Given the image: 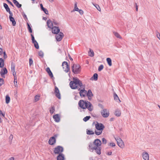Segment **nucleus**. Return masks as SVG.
<instances>
[{
  "label": "nucleus",
  "mask_w": 160,
  "mask_h": 160,
  "mask_svg": "<svg viewBox=\"0 0 160 160\" xmlns=\"http://www.w3.org/2000/svg\"><path fill=\"white\" fill-rule=\"evenodd\" d=\"M47 24L48 27L49 28H52L53 27V24L52 22L50 20H48L47 22Z\"/></svg>",
  "instance_id": "6ab92c4d"
},
{
  "label": "nucleus",
  "mask_w": 160,
  "mask_h": 160,
  "mask_svg": "<svg viewBox=\"0 0 160 160\" xmlns=\"http://www.w3.org/2000/svg\"><path fill=\"white\" fill-rule=\"evenodd\" d=\"M86 94L87 96L88 97V99L89 100L91 99V97L93 96L92 93L90 89L88 90Z\"/></svg>",
  "instance_id": "a211bd4d"
},
{
  "label": "nucleus",
  "mask_w": 160,
  "mask_h": 160,
  "mask_svg": "<svg viewBox=\"0 0 160 160\" xmlns=\"http://www.w3.org/2000/svg\"><path fill=\"white\" fill-rule=\"evenodd\" d=\"M142 157L144 160H149V155L147 152H143L142 154Z\"/></svg>",
  "instance_id": "4468645a"
},
{
  "label": "nucleus",
  "mask_w": 160,
  "mask_h": 160,
  "mask_svg": "<svg viewBox=\"0 0 160 160\" xmlns=\"http://www.w3.org/2000/svg\"><path fill=\"white\" fill-rule=\"evenodd\" d=\"M79 106L83 109L87 108L89 111L93 110V107L91 103L88 101L80 100L78 102Z\"/></svg>",
  "instance_id": "f03ea898"
},
{
  "label": "nucleus",
  "mask_w": 160,
  "mask_h": 160,
  "mask_svg": "<svg viewBox=\"0 0 160 160\" xmlns=\"http://www.w3.org/2000/svg\"><path fill=\"white\" fill-rule=\"evenodd\" d=\"M53 118L54 119L55 121L56 122H58L60 121V119L58 114H56L53 116Z\"/></svg>",
  "instance_id": "4be33fe9"
},
{
  "label": "nucleus",
  "mask_w": 160,
  "mask_h": 160,
  "mask_svg": "<svg viewBox=\"0 0 160 160\" xmlns=\"http://www.w3.org/2000/svg\"><path fill=\"white\" fill-rule=\"evenodd\" d=\"M114 120V118H112L110 119V121L111 122V121H113Z\"/></svg>",
  "instance_id": "774afa93"
},
{
  "label": "nucleus",
  "mask_w": 160,
  "mask_h": 160,
  "mask_svg": "<svg viewBox=\"0 0 160 160\" xmlns=\"http://www.w3.org/2000/svg\"><path fill=\"white\" fill-rule=\"evenodd\" d=\"M46 71L47 72H50V71H51V70H50L49 68L48 67L47 68H46Z\"/></svg>",
  "instance_id": "052dcab7"
},
{
  "label": "nucleus",
  "mask_w": 160,
  "mask_h": 160,
  "mask_svg": "<svg viewBox=\"0 0 160 160\" xmlns=\"http://www.w3.org/2000/svg\"><path fill=\"white\" fill-rule=\"evenodd\" d=\"M90 118V116H87L83 118V120L85 122H87L89 119Z\"/></svg>",
  "instance_id": "4c0bfd02"
},
{
  "label": "nucleus",
  "mask_w": 160,
  "mask_h": 160,
  "mask_svg": "<svg viewBox=\"0 0 160 160\" xmlns=\"http://www.w3.org/2000/svg\"><path fill=\"white\" fill-rule=\"evenodd\" d=\"M79 9L77 7V3L76 2L74 4V9L73 11H78V10H79Z\"/></svg>",
  "instance_id": "e433bc0d"
},
{
  "label": "nucleus",
  "mask_w": 160,
  "mask_h": 160,
  "mask_svg": "<svg viewBox=\"0 0 160 160\" xmlns=\"http://www.w3.org/2000/svg\"><path fill=\"white\" fill-rule=\"evenodd\" d=\"M95 127L97 130L95 131V133L97 135H99L102 133V131L105 127L102 124L98 123L96 124Z\"/></svg>",
  "instance_id": "20e7f679"
},
{
  "label": "nucleus",
  "mask_w": 160,
  "mask_h": 160,
  "mask_svg": "<svg viewBox=\"0 0 160 160\" xmlns=\"http://www.w3.org/2000/svg\"><path fill=\"white\" fill-rule=\"evenodd\" d=\"M89 150L91 152H92L93 150L95 151V152L96 153V150L95 148V147L94 146L93 144L90 143L89 145Z\"/></svg>",
  "instance_id": "2eb2a0df"
},
{
  "label": "nucleus",
  "mask_w": 160,
  "mask_h": 160,
  "mask_svg": "<svg viewBox=\"0 0 160 160\" xmlns=\"http://www.w3.org/2000/svg\"><path fill=\"white\" fill-rule=\"evenodd\" d=\"M93 144L95 147L96 150V153L98 155L100 154L101 148L100 146L101 144V141L99 139H96L94 140Z\"/></svg>",
  "instance_id": "7ed1b4c3"
},
{
  "label": "nucleus",
  "mask_w": 160,
  "mask_h": 160,
  "mask_svg": "<svg viewBox=\"0 0 160 160\" xmlns=\"http://www.w3.org/2000/svg\"><path fill=\"white\" fill-rule=\"evenodd\" d=\"M14 83L15 85V87H17L18 86L17 85V77L16 76H14Z\"/></svg>",
  "instance_id": "c9c22d12"
},
{
  "label": "nucleus",
  "mask_w": 160,
  "mask_h": 160,
  "mask_svg": "<svg viewBox=\"0 0 160 160\" xmlns=\"http://www.w3.org/2000/svg\"><path fill=\"white\" fill-rule=\"evenodd\" d=\"M3 54H4V58H7V55H6L5 52H3Z\"/></svg>",
  "instance_id": "e2e57ef3"
},
{
  "label": "nucleus",
  "mask_w": 160,
  "mask_h": 160,
  "mask_svg": "<svg viewBox=\"0 0 160 160\" xmlns=\"http://www.w3.org/2000/svg\"><path fill=\"white\" fill-rule=\"evenodd\" d=\"M13 138V136L12 135V134L10 135L9 137V139L10 140H12V139Z\"/></svg>",
  "instance_id": "13d9d810"
},
{
  "label": "nucleus",
  "mask_w": 160,
  "mask_h": 160,
  "mask_svg": "<svg viewBox=\"0 0 160 160\" xmlns=\"http://www.w3.org/2000/svg\"><path fill=\"white\" fill-rule=\"evenodd\" d=\"M109 146H111L112 147H114L115 146V144L113 142H111L109 143Z\"/></svg>",
  "instance_id": "6e6d98bb"
},
{
  "label": "nucleus",
  "mask_w": 160,
  "mask_h": 160,
  "mask_svg": "<svg viewBox=\"0 0 160 160\" xmlns=\"http://www.w3.org/2000/svg\"><path fill=\"white\" fill-rule=\"evenodd\" d=\"M34 47H35V48L36 49H38L39 48V46L38 43L37 42H36V43H34Z\"/></svg>",
  "instance_id": "de8ad7c7"
},
{
  "label": "nucleus",
  "mask_w": 160,
  "mask_h": 160,
  "mask_svg": "<svg viewBox=\"0 0 160 160\" xmlns=\"http://www.w3.org/2000/svg\"><path fill=\"white\" fill-rule=\"evenodd\" d=\"M40 98V96L38 95H37L35 96L34 98V100L35 102H36L38 101Z\"/></svg>",
  "instance_id": "58836bf2"
},
{
  "label": "nucleus",
  "mask_w": 160,
  "mask_h": 160,
  "mask_svg": "<svg viewBox=\"0 0 160 160\" xmlns=\"http://www.w3.org/2000/svg\"><path fill=\"white\" fill-rule=\"evenodd\" d=\"M31 36L32 37V41H34V40H35V39L34 37V36L32 34H31Z\"/></svg>",
  "instance_id": "bf43d9fd"
},
{
  "label": "nucleus",
  "mask_w": 160,
  "mask_h": 160,
  "mask_svg": "<svg viewBox=\"0 0 160 160\" xmlns=\"http://www.w3.org/2000/svg\"><path fill=\"white\" fill-rule=\"evenodd\" d=\"M72 72L74 74H77L80 72V66L78 64H73L72 66Z\"/></svg>",
  "instance_id": "39448f33"
},
{
  "label": "nucleus",
  "mask_w": 160,
  "mask_h": 160,
  "mask_svg": "<svg viewBox=\"0 0 160 160\" xmlns=\"http://www.w3.org/2000/svg\"><path fill=\"white\" fill-rule=\"evenodd\" d=\"M69 85L72 89H77L78 91L85 88V85L82 84V81L77 78H73V80L70 82Z\"/></svg>",
  "instance_id": "f257e3e1"
},
{
  "label": "nucleus",
  "mask_w": 160,
  "mask_h": 160,
  "mask_svg": "<svg viewBox=\"0 0 160 160\" xmlns=\"http://www.w3.org/2000/svg\"><path fill=\"white\" fill-rule=\"evenodd\" d=\"M46 14H48V10L45 8H44L42 10Z\"/></svg>",
  "instance_id": "a18cd8bd"
},
{
  "label": "nucleus",
  "mask_w": 160,
  "mask_h": 160,
  "mask_svg": "<svg viewBox=\"0 0 160 160\" xmlns=\"http://www.w3.org/2000/svg\"><path fill=\"white\" fill-rule=\"evenodd\" d=\"M53 24H54L56 26H58L59 25V23L57 22L56 20H53L52 21Z\"/></svg>",
  "instance_id": "c03bdc74"
},
{
  "label": "nucleus",
  "mask_w": 160,
  "mask_h": 160,
  "mask_svg": "<svg viewBox=\"0 0 160 160\" xmlns=\"http://www.w3.org/2000/svg\"><path fill=\"white\" fill-rule=\"evenodd\" d=\"M107 61L109 66H111L112 65V60L110 58H107L106 59Z\"/></svg>",
  "instance_id": "7c9ffc66"
},
{
  "label": "nucleus",
  "mask_w": 160,
  "mask_h": 160,
  "mask_svg": "<svg viewBox=\"0 0 160 160\" xmlns=\"http://www.w3.org/2000/svg\"><path fill=\"white\" fill-rule=\"evenodd\" d=\"M87 134L88 135H92L94 134V132L92 131L87 130Z\"/></svg>",
  "instance_id": "f704fd0d"
},
{
  "label": "nucleus",
  "mask_w": 160,
  "mask_h": 160,
  "mask_svg": "<svg viewBox=\"0 0 160 160\" xmlns=\"http://www.w3.org/2000/svg\"><path fill=\"white\" fill-rule=\"evenodd\" d=\"M40 7H41V9H42V10L44 8L43 7V5L42 4H40Z\"/></svg>",
  "instance_id": "0e129e2a"
},
{
  "label": "nucleus",
  "mask_w": 160,
  "mask_h": 160,
  "mask_svg": "<svg viewBox=\"0 0 160 160\" xmlns=\"http://www.w3.org/2000/svg\"><path fill=\"white\" fill-rule=\"evenodd\" d=\"M22 15L23 16V17L24 18V19L25 20H26L27 19H28V18H27V16L24 13H22Z\"/></svg>",
  "instance_id": "8fccbe9b"
},
{
  "label": "nucleus",
  "mask_w": 160,
  "mask_h": 160,
  "mask_svg": "<svg viewBox=\"0 0 160 160\" xmlns=\"http://www.w3.org/2000/svg\"><path fill=\"white\" fill-rule=\"evenodd\" d=\"M4 65V61L2 58H0V67L2 68L3 67Z\"/></svg>",
  "instance_id": "bb28decb"
},
{
  "label": "nucleus",
  "mask_w": 160,
  "mask_h": 160,
  "mask_svg": "<svg viewBox=\"0 0 160 160\" xmlns=\"http://www.w3.org/2000/svg\"><path fill=\"white\" fill-rule=\"evenodd\" d=\"M98 74H97V73H94V74H93V77H92V78H91V79L92 78H94V80H95V81H96L98 80Z\"/></svg>",
  "instance_id": "473e14b6"
},
{
  "label": "nucleus",
  "mask_w": 160,
  "mask_h": 160,
  "mask_svg": "<svg viewBox=\"0 0 160 160\" xmlns=\"http://www.w3.org/2000/svg\"><path fill=\"white\" fill-rule=\"evenodd\" d=\"M62 66L64 71L67 72L69 70L68 62L65 61L63 62L62 63Z\"/></svg>",
  "instance_id": "6e6552de"
},
{
  "label": "nucleus",
  "mask_w": 160,
  "mask_h": 160,
  "mask_svg": "<svg viewBox=\"0 0 160 160\" xmlns=\"http://www.w3.org/2000/svg\"><path fill=\"white\" fill-rule=\"evenodd\" d=\"M11 72L14 76H16V73L15 71V65L13 63H11Z\"/></svg>",
  "instance_id": "f3484780"
},
{
  "label": "nucleus",
  "mask_w": 160,
  "mask_h": 160,
  "mask_svg": "<svg viewBox=\"0 0 160 160\" xmlns=\"http://www.w3.org/2000/svg\"><path fill=\"white\" fill-rule=\"evenodd\" d=\"M57 137V135H55L54 137H52L50 138L49 140L48 143L49 144L51 145H53L54 144L56 141L55 138Z\"/></svg>",
  "instance_id": "9d476101"
},
{
  "label": "nucleus",
  "mask_w": 160,
  "mask_h": 160,
  "mask_svg": "<svg viewBox=\"0 0 160 160\" xmlns=\"http://www.w3.org/2000/svg\"><path fill=\"white\" fill-rule=\"evenodd\" d=\"M63 148L62 147L58 146L54 149V152L55 154H62L61 153L63 151Z\"/></svg>",
  "instance_id": "0eeeda50"
},
{
  "label": "nucleus",
  "mask_w": 160,
  "mask_h": 160,
  "mask_svg": "<svg viewBox=\"0 0 160 160\" xmlns=\"http://www.w3.org/2000/svg\"><path fill=\"white\" fill-rule=\"evenodd\" d=\"M52 32L54 34H57L60 31V29L58 27L54 26L52 28Z\"/></svg>",
  "instance_id": "dca6fc26"
},
{
  "label": "nucleus",
  "mask_w": 160,
  "mask_h": 160,
  "mask_svg": "<svg viewBox=\"0 0 160 160\" xmlns=\"http://www.w3.org/2000/svg\"><path fill=\"white\" fill-rule=\"evenodd\" d=\"M28 24V31L30 33H32V29H31V27H30V25L28 23H27Z\"/></svg>",
  "instance_id": "37998d69"
},
{
  "label": "nucleus",
  "mask_w": 160,
  "mask_h": 160,
  "mask_svg": "<svg viewBox=\"0 0 160 160\" xmlns=\"http://www.w3.org/2000/svg\"><path fill=\"white\" fill-rule=\"evenodd\" d=\"M156 33L157 38L160 40V34L158 31H157Z\"/></svg>",
  "instance_id": "5fc2aeb1"
},
{
  "label": "nucleus",
  "mask_w": 160,
  "mask_h": 160,
  "mask_svg": "<svg viewBox=\"0 0 160 160\" xmlns=\"http://www.w3.org/2000/svg\"><path fill=\"white\" fill-rule=\"evenodd\" d=\"M64 155L63 154H60L57 157V160H64Z\"/></svg>",
  "instance_id": "aec40b11"
},
{
  "label": "nucleus",
  "mask_w": 160,
  "mask_h": 160,
  "mask_svg": "<svg viewBox=\"0 0 160 160\" xmlns=\"http://www.w3.org/2000/svg\"><path fill=\"white\" fill-rule=\"evenodd\" d=\"M112 153V152H108L107 154L108 155H111Z\"/></svg>",
  "instance_id": "338daca9"
},
{
  "label": "nucleus",
  "mask_w": 160,
  "mask_h": 160,
  "mask_svg": "<svg viewBox=\"0 0 160 160\" xmlns=\"http://www.w3.org/2000/svg\"><path fill=\"white\" fill-rule=\"evenodd\" d=\"M113 34L117 38H120V39H122V38L120 35L117 32H113Z\"/></svg>",
  "instance_id": "c756f323"
},
{
  "label": "nucleus",
  "mask_w": 160,
  "mask_h": 160,
  "mask_svg": "<svg viewBox=\"0 0 160 160\" xmlns=\"http://www.w3.org/2000/svg\"><path fill=\"white\" fill-rule=\"evenodd\" d=\"M78 11L81 15H82L83 13V11L81 9H79Z\"/></svg>",
  "instance_id": "4d7b16f0"
},
{
  "label": "nucleus",
  "mask_w": 160,
  "mask_h": 160,
  "mask_svg": "<svg viewBox=\"0 0 160 160\" xmlns=\"http://www.w3.org/2000/svg\"><path fill=\"white\" fill-rule=\"evenodd\" d=\"M79 94L81 97H84L86 95L87 91L85 90V88H81L80 90Z\"/></svg>",
  "instance_id": "f8f14e48"
},
{
  "label": "nucleus",
  "mask_w": 160,
  "mask_h": 160,
  "mask_svg": "<svg viewBox=\"0 0 160 160\" xmlns=\"http://www.w3.org/2000/svg\"><path fill=\"white\" fill-rule=\"evenodd\" d=\"M3 53L2 50V49L0 48V55H2Z\"/></svg>",
  "instance_id": "680f3d73"
},
{
  "label": "nucleus",
  "mask_w": 160,
  "mask_h": 160,
  "mask_svg": "<svg viewBox=\"0 0 160 160\" xmlns=\"http://www.w3.org/2000/svg\"><path fill=\"white\" fill-rule=\"evenodd\" d=\"M8 12H9L10 14V15L9 16V18H12L13 14L12 13V12H11L10 10Z\"/></svg>",
  "instance_id": "603ef678"
},
{
  "label": "nucleus",
  "mask_w": 160,
  "mask_h": 160,
  "mask_svg": "<svg viewBox=\"0 0 160 160\" xmlns=\"http://www.w3.org/2000/svg\"><path fill=\"white\" fill-rule=\"evenodd\" d=\"M9 19L10 21L12 22V25L13 26H15L16 25V22L14 18L13 17L11 18H9Z\"/></svg>",
  "instance_id": "a878e982"
},
{
  "label": "nucleus",
  "mask_w": 160,
  "mask_h": 160,
  "mask_svg": "<svg viewBox=\"0 0 160 160\" xmlns=\"http://www.w3.org/2000/svg\"><path fill=\"white\" fill-rule=\"evenodd\" d=\"M101 114L103 117H108L109 114V111L107 109H103L101 111Z\"/></svg>",
  "instance_id": "1a4fd4ad"
},
{
  "label": "nucleus",
  "mask_w": 160,
  "mask_h": 160,
  "mask_svg": "<svg viewBox=\"0 0 160 160\" xmlns=\"http://www.w3.org/2000/svg\"><path fill=\"white\" fill-rule=\"evenodd\" d=\"M121 111L120 110L118 109H117L115 112V115L119 117L121 115Z\"/></svg>",
  "instance_id": "393cba45"
},
{
  "label": "nucleus",
  "mask_w": 160,
  "mask_h": 160,
  "mask_svg": "<svg viewBox=\"0 0 160 160\" xmlns=\"http://www.w3.org/2000/svg\"><path fill=\"white\" fill-rule=\"evenodd\" d=\"M50 112L52 114L55 111V108L54 106H52L50 109Z\"/></svg>",
  "instance_id": "72a5a7b5"
},
{
  "label": "nucleus",
  "mask_w": 160,
  "mask_h": 160,
  "mask_svg": "<svg viewBox=\"0 0 160 160\" xmlns=\"http://www.w3.org/2000/svg\"><path fill=\"white\" fill-rule=\"evenodd\" d=\"M3 6L6 9V11L8 12L9 11L10 9L9 8L8 5L6 3H3Z\"/></svg>",
  "instance_id": "c85d7f7f"
},
{
  "label": "nucleus",
  "mask_w": 160,
  "mask_h": 160,
  "mask_svg": "<svg viewBox=\"0 0 160 160\" xmlns=\"http://www.w3.org/2000/svg\"><path fill=\"white\" fill-rule=\"evenodd\" d=\"M13 2L18 8H20L21 7L22 5L19 4L16 0H13Z\"/></svg>",
  "instance_id": "5701e85b"
},
{
  "label": "nucleus",
  "mask_w": 160,
  "mask_h": 160,
  "mask_svg": "<svg viewBox=\"0 0 160 160\" xmlns=\"http://www.w3.org/2000/svg\"><path fill=\"white\" fill-rule=\"evenodd\" d=\"M103 68V65H101L99 66L98 68V71H101Z\"/></svg>",
  "instance_id": "79ce46f5"
},
{
  "label": "nucleus",
  "mask_w": 160,
  "mask_h": 160,
  "mask_svg": "<svg viewBox=\"0 0 160 160\" xmlns=\"http://www.w3.org/2000/svg\"><path fill=\"white\" fill-rule=\"evenodd\" d=\"M33 61L32 58H29V64L30 66H31V65H32L33 63Z\"/></svg>",
  "instance_id": "3c124183"
},
{
  "label": "nucleus",
  "mask_w": 160,
  "mask_h": 160,
  "mask_svg": "<svg viewBox=\"0 0 160 160\" xmlns=\"http://www.w3.org/2000/svg\"><path fill=\"white\" fill-rule=\"evenodd\" d=\"M48 74H49V76L51 78H52L53 77V74L51 72V71H50V72H48Z\"/></svg>",
  "instance_id": "864d4df0"
},
{
  "label": "nucleus",
  "mask_w": 160,
  "mask_h": 160,
  "mask_svg": "<svg viewBox=\"0 0 160 160\" xmlns=\"http://www.w3.org/2000/svg\"><path fill=\"white\" fill-rule=\"evenodd\" d=\"M115 140L117 141L118 146L121 148H123L124 147V144L122 139L119 138H114Z\"/></svg>",
  "instance_id": "423d86ee"
},
{
  "label": "nucleus",
  "mask_w": 160,
  "mask_h": 160,
  "mask_svg": "<svg viewBox=\"0 0 160 160\" xmlns=\"http://www.w3.org/2000/svg\"><path fill=\"white\" fill-rule=\"evenodd\" d=\"M102 143L104 144H106L107 143V140L104 138H103L102 139Z\"/></svg>",
  "instance_id": "09e8293b"
},
{
  "label": "nucleus",
  "mask_w": 160,
  "mask_h": 160,
  "mask_svg": "<svg viewBox=\"0 0 160 160\" xmlns=\"http://www.w3.org/2000/svg\"><path fill=\"white\" fill-rule=\"evenodd\" d=\"M10 98L9 96L7 95L6 97V102L7 104L10 101Z\"/></svg>",
  "instance_id": "2f4dec72"
},
{
  "label": "nucleus",
  "mask_w": 160,
  "mask_h": 160,
  "mask_svg": "<svg viewBox=\"0 0 160 160\" xmlns=\"http://www.w3.org/2000/svg\"><path fill=\"white\" fill-rule=\"evenodd\" d=\"M63 35H64L62 32H60L59 34H57L56 36V40L58 41H61L63 38Z\"/></svg>",
  "instance_id": "9b49d317"
},
{
  "label": "nucleus",
  "mask_w": 160,
  "mask_h": 160,
  "mask_svg": "<svg viewBox=\"0 0 160 160\" xmlns=\"http://www.w3.org/2000/svg\"><path fill=\"white\" fill-rule=\"evenodd\" d=\"M114 100L116 101L117 102H118V101H119V102H121V101L120 100L119 98H118L117 95L115 93H114Z\"/></svg>",
  "instance_id": "b1692460"
},
{
  "label": "nucleus",
  "mask_w": 160,
  "mask_h": 160,
  "mask_svg": "<svg viewBox=\"0 0 160 160\" xmlns=\"http://www.w3.org/2000/svg\"><path fill=\"white\" fill-rule=\"evenodd\" d=\"M78 98H79L78 96H77L76 95H75V97H74L75 99L78 100Z\"/></svg>",
  "instance_id": "69168bd1"
},
{
  "label": "nucleus",
  "mask_w": 160,
  "mask_h": 160,
  "mask_svg": "<svg viewBox=\"0 0 160 160\" xmlns=\"http://www.w3.org/2000/svg\"><path fill=\"white\" fill-rule=\"evenodd\" d=\"M54 92L56 97L59 99H61V95L59 91L58 88L56 86L55 88Z\"/></svg>",
  "instance_id": "ddd939ff"
},
{
  "label": "nucleus",
  "mask_w": 160,
  "mask_h": 160,
  "mask_svg": "<svg viewBox=\"0 0 160 160\" xmlns=\"http://www.w3.org/2000/svg\"><path fill=\"white\" fill-rule=\"evenodd\" d=\"M4 83V80L2 78H0V86Z\"/></svg>",
  "instance_id": "49530a36"
},
{
  "label": "nucleus",
  "mask_w": 160,
  "mask_h": 160,
  "mask_svg": "<svg viewBox=\"0 0 160 160\" xmlns=\"http://www.w3.org/2000/svg\"><path fill=\"white\" fill-rule=\"evenodd\" d=\"M88 55L89 56L92 57L94 55V53L92 50L91 49H89V51L88 52Z\"/></svg>",
  "instance_id": "cd10ccee"
},
{
  "label": "nucleus",
  "mask_w": 160,
  "mask_h": 160,
  "mask_svg": "<svg viewBox=\"0 0 160 160\" xmlns=\"http://www.w3.org/2000/svg\"><path fill=\"white\" fill-rule=\"evenodd\" d=\"M93 5L99 11H101V9L99 6L97 4H94L93 3Z\"/></svg>",
  "instance_id": "ea45409f"
},
{
  "label": "nucleus",
  "mask_w": 160,
  "mask_h": 160,
  "mask_svg": "<svg viewBox=\"0 0 160 160\" xmlns=\"http://www.w3.org/2000/svg\"><path fill=\"white\" fill-rule=\"evenodd\" d=\"M38 55L41 57H42L43 56V52L41 51L38 52Z\"/></svg>",
  "instance_id": "a19ab883"
},
{
  "label": "nucleus",
  "mask_w": 160,
  "mask_h": 160,
  "mask_svg": "<svg viewBox=\"0 0 160 160\" xmlns=\"http://www.w3.org/2000/svg\"><path fill=\"white\" fill-rule=\"evenodd\" d=\"M8 72V71L6 68H2L1 71L0 72V73L1 75V76H2L3 75H4L6 74H7Z\"/></svg>",
  "instance_id": "412c9836"
}]
</instances>
